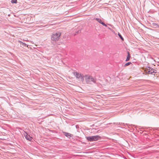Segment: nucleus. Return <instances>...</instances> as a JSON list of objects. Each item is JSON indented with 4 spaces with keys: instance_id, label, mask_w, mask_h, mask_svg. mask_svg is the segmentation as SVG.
Here are the masks:
<instances>
[{
    "instance_id": "16",
    "label": "nucleus",
    "mask_w": 159,
    "mask_h": 159,
    "mask_svg": "<svg viewBox=\"0 0 159 159\" xmlns=\"http://www.w3.org/2000/svg\"><path fill=\"white\" fill-rule=\"evenodd\" d=\"M19 42L20 43V44H22V43H23V42L21 41H19Z\"/></svg>"
},
{
    "instance_id": "13",
    "label": "nucleus",
    "mask_w": 159,
    "mask_h": 159,
    "mask_svg": "<svg viewBox=\"0 0 159 159\" xmlns=\"http://www.w3.org/2000/svg\"><path fill=\"white\" fill-rule=\"evenodd\" d=\"M118 35L120 37V39H121L122 40H124V39H123V38L122 37V36L121 35V34H120V33H118Z\"/></svg>"
},
{
    "instance_id": "8",
    "label": "nucleus",
    "mask_w": 159,
    "mask_h": 159,
    "mask_svg": "<svg viewBox=\"0 0 159 159\" xmlns=\"http://www.w3.org/2000/svg\"><path fill=\"white\" fill-rule=\"evenodd\" d=\"M86 139L89 141L92 142L93 141V136H88L86 137Z\"/></svg>"
},
{
    "instance_id": "11",
    "label": "nucleus",
    "mask_w": 159,
    "mask_h": 159,
    "mask_svg": "<svg viewBox=\"0 0 159 159\" xmlns=\"http://www.w3.org/2000/svg\"><path fill=\"white\" fill-rule=\"evenodd\" d=\"M131 64V62H128L124 65V66L125 67L126 66H129V65H130Z\"/></svg>"
},
{
    "instance_id": "9",
    "label": "nucleus",
    "mask_w": 159,
    "mask_h": 159,
    "mask_svg": "<svg viewBox=\"0 0 159 159\" xmlns=\"http://www.w3.org/2000/svg\"><path fill=\"white\" fill-rule=\"evenodd\" d=\"M65 135L66 136L69 138H70L71 136V134L67 133H65Z\"/></svg>"
},
{
    "instance_id": "6",
    "label": "nucleus",
    "mask_w": 159,
    "mask_h": 159,
    "mask_svg": "<svg viewBox=\"0 0 159 159\" xmlns=\"http://www.w3.org/2000/svg\"><path fill=\"white\" fill-rule=\"evenodd\" d=\"M95 19L99 23L102 24L105 27H107V25L102 21V20L101 19L96 18Z\"/></svg>"
},
{
    "instance_id": "4",
    "label": "nucleus",
    "mask_w": 159,
    "mask_h": 159,
    "mask_svg": "<svg viewBox=\"0 0 159 159\" xmlns=\"http://www.w3.org/2000/svg\"><path fill=\"white\" fill-rule=\"evenodd\" d=\"M146 73L147 74H153L155 73L156 70L150 67H147L145 69Z\"/></svg>"
},
{
    "instance_id": "10",
    "label": "nucleus",
    "mask_w": 159,
    "mask_h": 159,
    "mask_svg": "<svg viewBox=\"0 0 159 159\" xmlns=\"http://www.w3.org/2000/svg\"><path fill=\"white\" fill-rule=\"evenodd\" d=\"M128 55L125 60L126 61H129L130 57V56H129V52H128Z\"/></svg>"
},
{
    "instance_id": "7",
    "label": "nucleus",
    "mask_w": 159,
    "mask_h": 159,
    "mask_svg": "<svg viewBox=\"0 0 159 159\" xmlns=\"http://www.w3.org/2000/svg\"><path fill=\"white\" fill-rule=\"evenodd\" d=\"M93 140H94V141H97L100 138V136L98 135L93 136Z\"/></svg>"
},
{
    "instance_id": "2",
    "label": "nucleus",
    "mask_w": 159,
    "mask_h": 159,
    "mask_svg": "<svg viewBox=\"0 0 159 159\" xmlns=\"http://www.w3.org/2000/svg\"><path fill=\"white\" fill-rule=\"evenodd\" d=\"M85 81L88 84H90L91 82L93 83L96 82L95 79L92 76L89 75H86L85 76Z\"/></svg>"
},
{
    "instance_id": "1",
    "label": "nucleus",
    "mask_w": 159,
    "mask_h": 159,
    "mask_svg": "<svg viewBox=\"0 0 159 159\" xmlns=\"http://www.w3.org/2000/svg\"><path fill=\"white\" fill-rule=\"evenodd\" d=\"M61 34V32H59L53 33L52 35L51 40L54 41L58 40L60 38Z\"/></svg>"
},
{
    "instance_id": "17",
    "label": "nucleus",
    "mask_w": 159,
    "mask_h": 159,
    "mask_svg": "<svg viewBox=\"0 0 159 159\" xmlns=\"http://www.w3.org/2000/svg\"><path fill=\"white\" fill-rule=\"evenodd\" d=\"M24 40L25 41H28V40Z\"/></svg>"
},
{
    "instance_id": "5",
    "label": "nucleus",
    "mask_w": 159,
    "mask_h": 159,
    "mask_svg": "<svg viewBox=\"0 0 159 159\" xmlns=\"http://www.w3.org/2000/svg\"><path fill=\"white\" fill-rule=\"evenodd\" d=\"M24 135L26 139L29 141H31L32 140V138L30 135H29L26 132H24Z\"/></svg>"
},
{
    "instance_id": "3",
    "label": "nucleus",
    "mask_w": 159,
    "mask_h": 159,
    "mask_svg": "<svg viewBox=\"0 0 159 159\" xmlns=\"http://www.w3.org/2000/svg\"><path fill=\"white\" fill-rule=\"evenodd\" d=\"M73 73L76 78L78 79L79 81L82 82H84V77L82 74L77 72H74Z\"/></svg>"
},
{
    "instance_id": "15",
    "label": "nucleus",
    "mask_w": 159,
    "mask_h": 159,
    "mask_svg": "<svg viewBox=\"0 0 159 159\" xmlns=\"http://www.w3.org/2000/svg\"><path fill=\"white\" fill-rule=\"evenodd\" d=\"M22 44V45H23L24 46H26V44L24 43H23Z\"/></svg>"
},
{
    "instance_id": "14",
    "label": "nucleus",
    "mask_w": 159,
    "mask_h": 159,
    "mask_svg": "<svg viewBox=\"0 0 159 159\" xmlns=\"http://www.w3.org/2000/svg\"><path fill=\"white\" fill-rule=\"evenodd\" d=\"M153 25L155 26H158V27H159V24H153Z\"/></svg>"
},
{
    "instance_id": "12",
    "label": "nucleus",
    "mask_w": 159,
    "mask_h": 159,
    "mask_svg": "<svg viewBox=\"0 0 159 159\" xmlns=\"http://www.w3.org/2000/svg\"><path fill=\"white\" fill-rule=\"evenodd\" d=\"M17 2V0H11V2L12 3H16Z\"/></svg>"
}]
</instances>
